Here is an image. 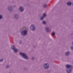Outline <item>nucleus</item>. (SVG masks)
Returning a JSON list of instances; mask_svg holds the SVG:
<instances>
[{
    "label": "nucleus",
    "mask_w": 73,
    "mask_h": 73,
    "mask_svg": "<svg viewBox=\"0 0 73 73\" xmlns=\"http://www.w3.org/2000/svg\"><path fill=\"white\" fill-rule=\"evenodd\" d=\"M44 66L45 69H48L49 68V64L47 63L45 64Z\"/></svg>",
    "instance_id": "obj_5"
},
{
    "label": "nucleus",
    "mask_w": 73,
    "mask_h": 73,
    "mask_svg": "<svg viewBox=\"0 0 73 73\" xmlns=\"http://www.w3.org/2000/svg\"><path fill=\"white\" fill-rule=\"evenodd\" d=\"M8 9L9 11H12V10H13V8L11 6L9 7H8Z\"/></svg>",
    "instance_id": "obj_8"
},
{
    "label": "nucleus",
    "mask_w": 73,
    "mask_h": 73,
    "mask_svg": "<svg viewBox=\"0 0 73 73\" xmlns=\"http://www.w3.org/2000/svg\"><path fill=\"white\" fill-rule=\"evenodd\" d=\"M24 8L23 7H20L19 8V10L21 12H23L24 11Z\"/></svg>",
    "instance_id": "obj_6"
},
{
    "label": "nucleus",
    "mask_w": 73,
    "mask_h": 73,
    "mask_svg": "<svg viewBox=\"0 0 73 73\" xmlns=\"http://www.w3.org/2000/svg\"><path fill=\"white\" fill-rule=\"evenodd\" d=\"M27 32H28V31L25 30L21 32V34L24 35V36H25V35H27Z\"/></svg>",
    "instance_id": "obj_2"
},
{
    "label": "nucleus",
    "mask_w": 73,
    "mask_h": 73,
    "mask_svg": "<svg viewBox=\"0 0 73 73\" xmlns=\"http://www.w3.org/2000/svg\"><path fill=\"white\" fill-rule=\"evenodd\" d=\"M45 30H46V31H47V32H49V31H49V28H46L45 29Z\"/></svg>",
    "instance_id": "obj_12"
},
{
    "label": "nucleus",
    "mask_w": 73,
    "mask_h": 73,
    "mask_svg": "<svg viewBox=\"0 0 73 73\" xmlns=\"http://www.w3.org/2000/svg\"><path fill=\"white\" fill-rule=\"evenodd\" d=\"M3 61V59H1L0 60V62H2V61Z\"/></svg>",
    "instance_id": "obj_17"
},
{
    "label": "nucleus",
    "mask_w": 73,
    "mask_h": 73,
    "mask_svg": "<svg viewBox=\"0 0 73 73\" xmlns=\"http://www.w3.org/2000/svg\"><path fill=\"white\" fill-rule=\"evenodd\" d=\"M67 4L68 5H71V2H68L67 3Z\"/></svg>",
    "instance_id": "obj_11"
},
{
    "label": "nucleus",
    "mask_w": 73,
    "mask_h": 73,
    "mask_svg": "<svg viewBox=\"0 0 73 73\" xmlns=\"http://www.w3.org/2000/svg\"><path fill=\"white\" fill-rule=\"evenodd\" d=\"M42 23L43 24H44V25L46 24V22H45V21H43Z\"/></svg>",
    "instance_id": "obj_16"
},
{
    "label": "nucleus",
    "mask_w": 73,
    "mask_h": 73,
    "mask_svg": "<svg viewBox=\"0 0 73 73\" xmlns=\"http://www.w3.org/2000/svg\"><path fill=\"white\" fill-rule=\"evenodd\" d=\"M11 48L13 50H14V52L15 53H16V52H17V51H18V50L17 49H15V46H12L11 47Z\"/></svg>",
    "instance_id": "obj_4"
},
{
    "label": "nucleus",
    "mask_w": 73,
    "mask_h": 73,
    "mask_svg": "<svg viewBox=\"0 0 73 73\" xmlns=\"http://www.w3.org/2000/svg\"><path fill=\"white\" fill-rule=\"evenodd\" d=\"M9 66H7V68H9Z\"/></svg>",
    "instance_id": "obj_21"
},
{
    "label": "nucleus",
    "mask_w": 73,
    "mask_h": 73,
    "mask_svg": "<svg viewBox=\"0 0 73 73\" xmlns=\"http://www.w3.org/2000/svg\"><path fill=\"white\" fill-rule=\"evenodd\" d=\"M46 17V14L44 13L43 15V16L40 18V20H42L44 19V18Z\"/></svg>",
    "instance_id": "obj_7"
},
{
    "label": "nucleus",
    "mask_w": 73,
    "mask_h": 73,
    "mask_svg": "<svg viewBox=\"0 0 73 73\" xmlns=\"http://www.w3.org/2000/svg\"><path fill=\"white\" fill-rule=\"evenodd\" d=\"M51 35L52 36H54L55 35V33L54 32L52 33Z\"/></svg>",
    "instance_id": "obj_14"
},
{
    "label": "nucleus",
    "mask_w": 73,
    "mask_h": 73,
    "mask_svg": "<svg viewBox=\"0 0 73 73\" xmlns=\"http://www.w3.org/2000/svg\"><path fill=\"white\" fill-rule=\"evenodd\" d=\"M15 16L16 18V19H17V18L18 17V15L16 14L15 15Z\"/></svg>",
    "instance_id": "obj_15"
},
{
    "label": "nucleus",
    "mask_w": 73,
    "mask_h": 73,
    "mask_svg": "<svg viewBox=\"0 0 73 73\" xmlns=\"http://www.w3.org/2000/svg\"><path fill=\"white\" fill-rule=\"evenodd\" d=\"M20 55L23 56L25 59L27 60L28 58V56H27V55H26V54H25L23 53H20Z\"/></svg>",
    "instance_id": "obj_1"
},
{
    "label": "nucleus",
    "mask_w": 73,
    "mask_h": 73,
    "mask_svg": "<svg viewBox=\"0 0 73 73\" xmlns=\"http://www.w3.org/2000/svg\"><path fill=\"white\" fill-rule=\"evenodd\" d=\"M71 49H73V46H72L71 47Z\"/></svg>",
    "instance_id": "obj_20"
},
{
    "label": "nucleus",
    "mask_w": 73,
    "mask_h": 73,
    "mask_svg": "<svg viewBox=\"0 0 73 73\" xmlns=\"http://www.w3.org/2000/svg\"><path fill=\"white\" fill-rule=\"evenodd\" d=\"M46 7V5H44V7Z\"/></svg>",
    "instance_id": "obj_19"
},
{
    "label": "nucleus",
    "mask_w": 73,
    "mask_h": 73,
    "mask_svg": "<svg viewBox=\"0 0 73 73\" xmlns=\"http://www.w3.org/2000/svg\"><path fill=\"white\" fill-rule=\"evenodd\" d=\"M2 16L0 15V19H2Z\"/></svg>",
    "instance_id": "obj_18"
},
{
    "label": "nucleus",
    "mask_w": 73,
    "mask_h": 73,
    "mask_svg": "<svg viewBox=\"0 0 73 73\" xmlns=\"http://www.w3.org/2000/svg\"><path fill=\"white\" fill-rule=\"evenodd\" d=\"M72 72V69H70L69 70H67V73H70Z\"/></svg>",
    "instance_id": "obj_10"
},
{
    "label": "nucleus",
    "mask_w": 73,
    "mask_h": 73,
    "mask_svg": "<svg viewBox=\"0 0 73 73\" xmlns=\"http://www.w3.org/2000/svg\"><path fill=\"white\" fill-rule=\"evenodd\" d=\"M35 28H36V27L34 25H32L30 26V29L32 31L35 30Z\"/></svg>",
    "instance_id": "obj_3"
},
{
    "label": "nucleus",
    "mask_w": 73,
    "mask_h": 73,
    "mask_svg": "<svg viewBox=\"0 0 73 73\" xmlns=\"http://www.w3.org/2000/svg\"><path fill=\"white\" fill-rule=\"evenodd\" d=\"M69 54H70V53H69V52H67L66 53V56H68V55H69Z\"/></svg>",
    "instance_id": "obj_13"
},
{
    "label": "nucleus",
    "mask_w": 73,
    "mask_h": 73,
    "mask_svg": "<svg viewBox=\"0 0 73 73\" xmlns=\"http://www.w3.org/2000/svg\"><path fill=\"white\" fill-rule=\"evenodd\" d=\"M72 67V66L70 65H67L66 66V67L67 68H71Z\"/></svg>",
    "instance_id": "obj_9"
}]
</instances>
